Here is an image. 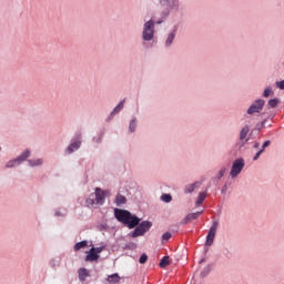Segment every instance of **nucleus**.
I'll return each instance as SVG.
<instances>
[{"mask_svg": "<svg viewBox=\"0 0 284 284\" xmlns=\"http://www.w3.org/2000/svg\"><path fill=\"white\" fill-rule=\"evenodd\" d=\"M114 214H115V219H118L120 223H123L124 225H126L129 230H134V227H136V225H139V223L141 222V220L136 217V215H132V213L125 210L116 209L114 211Z\"/></svg>", "mask_w": 284, "mask_h": 284, "instance_id": "obj_1", "label": "nucleus"}, {"mask_svg": "<svg viewBox=\"0 0 284 284\" xmlns=\"http://www.w3.org/2000/svg\"><path fill=\"white\" fill-rule=\"evenodd\" d=\"M142 38L144 41H152V39H154V21L153 20H149L148 22L144 23Z\"/></svg>", "mask_w": 284, "mask_h": 284, "instance_id": "obj_2", "label": "nucleus"}, {"mask_svg": "<svg viewBox=\"0 0 284 284\" xmlns=\"http://www.w3.org/2000/svg\"><path fill=\"white\" fill-rule=\"evenodd\" d=\"M105 250L104 246L100 247H91L89 252H87L85 261L89 263H94L101 258L100 254Z\"/></svg>", "mask_w": 284, "mask_h": 284, "instance_id": "obj_3", "label": "nucleus"}, {"mask_svg": "<svg viewBox=\"0 0 284 284\" xmlns=\"http://www.w3.org/2000/svg\"><path fill=\"white\" fill-rule=\"evenodd\" d=\"M245 168V160L243 159H237L233 162L230 176L232 179H236L240 174V172H243V169Z\"/></svg>", "mask_w": 284, "mask_h": 284, "instance_id": "obj_4", "label": "nucleus"}, {"mask_svg": "<svg viewBox=\"0 0 284 284\" xmlns=\"http://www.w3.org/2000/svg\"><path fill=\"white\" fill-rule=\"evenodd\" d=\"M150 227H152V223L149 221L142 222L132 233V237L136 239L138 236H143L145 232L150 231Z\"/></svg>", "mask_w": 284, "mask_h": 284, "instance_id": "obj_5", "label": "nucleus"}, {"mask_svg": "<svg viewBox=\"0 0 284 284\" xmlns=\"http://www.w3.org/2000/svg\"><path fill=\"white\" fill-rule=\"evenodd\" d=\"M161 3L166 7L169 12H179L181 2L179 0H161Z\"/></svg>", "mask_w": 284, "mask_h": 284, "instance_id": "obj_6", "label": "nucleus"}, {"mask_svg": "<svg viewBox=\"0 0 284 284\" xmlns=\"http://www.w3.org/2000/svg\"><path fill=\"white\" fill-rule=\"evenodd\" d=\"M216 230H219V221H214L210 227L209 234L206 236V245L210 247L214 243L216 236Z\"/></svg>", "mask_w": 284, "mask_h": 284, "instance_id": "obj_7", "label": "nucleus"}, {"mask_svg": "<svg viewBox=\"0 0 284 284\" xmlns=\"http://www.w3.org/2000/svg\"><path fill=\"white\" fill-rule=\"evenodd\" d=\"M110 195H111V193L109 190L103 191L100 187H97L95 189V203L98 205H103L105 197H108Z\"/></svg>", "mask_w": 284, "mask_h": 284, "instance_id": "obj_8", "label": "nucleus"}, {"mask_svg": "<svg viewBox=\"0 0 284 284\" xmlns=\"http://www.w3.org/2000/svg\"><path fill=\"white\" fill-rule=\"evenodd\" d=\"M30 156V151H24L19 158L16 160H11L6 164V168H14V165H21L26 159H29Z\"/></svg>", "mask_w": 284, "mask_h": 284, "instance_id": "obj_9", "label": "nucleus"}, {"mask_svg": "<svg viewBox=\"0 0 284 284\" xmlns=\"http://www.w3.org/2000/svg\"><path fill=\"white\" fill-rule=\"evenodd\" d=\"M265 105V100H256L253 102V104L248 108L247 110V114H256L258 112H261V110H263Z\"/></svg>", "mask_w": 284, "mask_h": 284, "instance_id": "obj_10", "label": "nucleus"}, {"mask_svg": "<svg viewBox=\"0 0 284 284\" xmlns=\"http://www.w3.org/2000/svg\"><path fill=\"white\" fill-rule=\"evenodd\" d=\"M247 134H250V126H244L240 132V140L243 144L247 143Z\"/></svg>", "mask_w": 284, "mask_h": 284, "instance_id": "obj_11", "label": "nucleus"}, {"mask_svg": "<svg viewBox=\"0 0 284 284\" xmlns=\"http://www.w3.org/2000/svg\"><path fill=\"white\" fill-rule=\"evenodd\" d=\"M203 214V211L196 212V213H190L186 215V217L183 220L184 224H187L190 221H196L197 216H201Z\"/></svg>", "mask_w": 284, "mask_h": 284, "instance_id": "obj_12", "label": "nucleus"}, {"mask_svg": "<svg viewBox=\"0 0 284 284\" xmlns=\"http://www.w3.org/2000/svg\"><path fill=\"white\" fill-rule=\"evenodd\" d=\"M108 283L110 284H116L121 281V276H119L118 273H114L112 275H109L108 278H106Z\"/></svg>", "mask_w": 284, "mask_h": 284, "instance_id": "obj_13", "label": "nucleus"}, {"mask_svg": "<svg viewBox=\"0 0 284 284\" xmlns=\"http://www.w3.org/2000/svg\"><path fill=\"white\" fill-rule=\"evenodd\" d=\"M79 148H81L80 141L71 143L67 150H68L69 154H72V152H74V150H79Z\"/></svg>", "mask_w": 284, "mask_h": 284, "instance_id": "obj_14", "label": "nucleus"}, {"mask_svg": "<svg viewBox=\"0 0 284 284\" xmlns=\"http://www.w3.org/2000/svg\"><path fill=\"white\" fill-rule=\"evenodd\" d=\"M196 187H201V182H195L194 184H190L189 186H186L185 192L187 194H191V192H194Z\"/></svg>", "mask_w": 284, "mask_h": 284, "instance_id": "obj_15", "label": "nucleus"}, {"mask_svg": "<svg viewBox=\"0 0 284 284\" xmlns=\"http://www.w3.org/2000/svg\"><path fill=\"white\" fill-rule=\"evenodd\" d=\"M78 274H79L80 281H85V278H87L88 276H90V274L88 273V271H87L85 268H83V267L78 271Z\"/></svg>", "mask_w": 284, "mask_h": 284, "instance_id": "obj_16", "label": "nucleus"}, {"mask_svg": "<svg viewBox=\"0 0 284 284\" xmlns=\"http://www.w3.org/2000/svg\"><path fill=\"white\" fill-rule=\"evenodd\" d=\"M174 37H176V34L174 32L169 33L166 41H165L166 48H170L171 43H173Z\"/></svg>", "mask_w": 284, "mask_h": 284, "instance_id": "obj_17", "label": "nucleus"}, {"mask_svg": "<svg viewBox=\"0 0 284 284\" xmlns=\"http://www.w3.org/2000/svg\"><path fill=\"white\" fill-rule=\"evenodd\" d=\"M126 199L125 196L118 194L115 197L116 205H125Z\"/></svg>", "mask_w": 284, "mask_h": 284, "instance_id": "obj_18", "label": "nucleus"}, {"mask_svg": "<svg viewBox=\"0 0 284 284\" xmlns=\"http://www.w3.org/2000/svg\"><path fill=\"white\" fill-rule=\"evenodd\" d=\"M83 247H88V241L79 242L74 245V251L79 252V250H83Z\"/></svg>", "mask_w": 284, "mask_h": 284, "instance_id": "obj_19", "label": "nucleus"}, {"mask_svg": "<svg viewBox=\"0 0 284 284\" xmlns=\"http://www.w3.org/2000/svg\"><path fill=\"white\" fill-rule=\"evenodd\" d=\"M278 103H281V100L274 98L268 100L267 102V108H276V105H278Z\"/></svg>", "mask_w": 284, "mask_h": 284, "instance_id": "obj_20", "label": "nucleus"}, {"mask_svg": "<svg viewBox=\"0 0 284 284\" xmlns=\"http://www.w3.org/2000/svg\"><path fill=\"white\" fill-rule=\"evenodd\" d=\"M205 196H207L206 195V193L205 192H201L200 194H199V196H197V200H196V205H202L203 204V201H205Z\"/></svg>", "mask_w": 284, "mask_h": 284, "instance_id": "obj_21", "label": "nucleus"}, {"mask_svg": "<svg viewBox=\"0 0 284 284\" xmlns=\"http://www.w3.org/2000/svg\"><path fill=\"white\" fill-rule=\"evenodd\" d=\"M125 103V100L121 101L113 110L112 114H119V112H121V110H123V105Z\"/></svg>", "mask_w": 284, "mask_h": 284, "instance_id": "obj_22", "label": "nucleus"}, {"mask_svg": "<svg viewBox=\"0 0 284 284\" xmlns=\"http://www.w3.org/2000/svg\"><path fill=\"white\" fill-rule=\"evenodd\" d=\"M170 265V256H164L160 262V267H168Z\"/></svg>", "mask_w": 284, "mask_h": 284, "instance_id": "obj_23", "label": "nucleus"}, {"mask_svg": "<svg viewBox=\"0 0 284 284\" xmlns=\"http://www.w3.org/2000/svg\"><path fill=\"white\" fill-rule=\"evenodd\" d=\"M29 165H31V168H36V165H43V159H38L34 161L30 160Z\"/></svg>", "mask_w": 284, "mask_h": 284, "instance_id": "obj_24", "label": "nucleus"}, {"mask_svg": "<svg viewBox=\"0 0 284 284\" xmlns=\"http://www.w3.org/2000/svg\"><path fill=\"white\" fill-rule=\"evenodd\" d=\"M161 200L164 201V203H170V201H172V195L170 194H163L161 196Z\"/></svg>", "mask_w": 284, "mask_h": 284, "instance_id": "obj_25", "label": "nucleus"}, {"mask_svg": "<svg viewBox=\"0 0 284 284\" xmlns=\"http://www.w3.org/2000/svg\"><path fill=\"white\" fill-rule=\"evenodd\" d=\"M129 130H130V132H134V130H136V121L135 120H132L130 122Z\"/></svg>", "mask_w": 284, "mask_h": 284, "instance_id": "obj_26", "label": "nucleus"}, {"mask_svg": "<svg viewBox=\"0 0 284 284\" xmlns=\"http://www.w3.org/2000/svg\"><path fill=\"white\" fill-rule=\"evenodd\" d=\"M271 94H274V92L272 91V88H266L264 90L263 97H265V99H267V97H270Z\"/></svg>", "mask_w": 284, "mask_h": 284, "instance_id": "obj_27", "label": "nucleus"}, {"mask_svg": "<svg viewBox=\"0 0 284 284\" xmlns=\"http://www.w3.org/2000/svg\"><path fill=\"white\" fill-rule=\"evenodd\" d=\"M139 263H141V265L148 263V255L146 254H142L140 256Z\"/></svg>", "mask_w": 284, "mask_h": 284, "instance_id": "obj_28", "label": "nucleus"}, {"mask_svg": "<svg viewBox=\"0 0 284 284\" xmlns=\"http://www.w3.org/2000/svg\"><path fill=\"white\" fill-rule=\"evenodd\" d=\"M169 239H172V233L166 232L162 235V241H168Z\"/></svg>", "mask_w": 284, "mask_h": 284, "instance_id": "obj_29", "label": "nucleus"}, {"mask_svg": "<svg viewBox=\"0 0 284 284\" xmlns=\"http://www.w3.org/2000/svg\"><path fill=\"white\" fill-rule=\"evenodd\" d=\"M276 88H278L280 90H284V80L276 82Z\"/></svg>", "mask_w": 284, "mask_h": 284, "instance_id": "obj_30", "label": "nucleus"}, {"mask_svg": "<svg viewBox=\"0 0 284 284\" xmlns=\"http://www.w3.org/2000/svg\"><path fill=\"white\" fill-rule=\"evenodd\" d=\"M224 175H225V169H221L219 171L217 179H223Z\"/></svg>", "mask_w": 284, "mask_h": 284, "instance_id": "obj_31", "label": "nucleus"}, {"mask_svg": "<svg viewBox=\"0 0 284 284\" xmlns=\"http://www.w3.org/2000/svg\"><path fill=\"white\" fill-rule=\"evenodd\" d=\"M87 205H88L89 207L92 206V205H94V199L89 197V199L87 200Z\"/></svg>", "mask_w": 284, "mask_h": 284, "instance_id": "obj_32", "label": "nucleus"}, {"mask_svg": "<svg viewBox=\"0 0 284 284\" xmlns=\"http://www.w3.org/2000/svg\"><path fill=\"white\" fill-rule=\"evenodd\" d=\"M261 154H263V149L260 150V151L255 154V156L253 158V161H258V156H261Z\"/></svg>", "mask_w": 284, "mask_h": 284, "instance_id": "obj_33", "label": "nucleus"}, {"mask_svg": "<svg viewBox=\"0 0 284 284\" xmlns=\"http://www.w3.org/2000/svg\"><path fill=\"white\" fill-rule=\"evenodd\" d=\"M265 148H270V141L264 142L262 150H264Z\"/></svg>", "mask_w": 284, "mask_h": 284, "instance_id": "obj_34", "label": "nucleus"}, {"mask_svg": "<svg viewBox=\"0 0 284 284\" xmlns=\"http://www.w3.org/2000/svg\"><path fill=\"white\" fill-rule=\"evenodd\" d=\"M254 148H258V143H255V144H254Z\"/></svg>", "mask_w": 284, "mask_h": 284, "instance_id": "obj_35", "label": "nucleus"}]
</instances>
